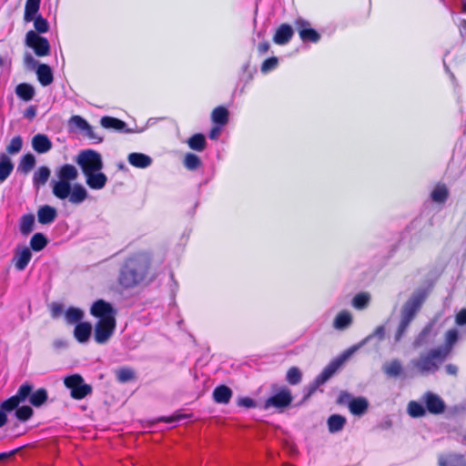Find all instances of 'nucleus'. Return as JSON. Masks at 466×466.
I'll return each mask as SVG.
<instances>
[{
	"label": "nucleus",
	"mask_w": 466,
	"mask_h": 466,
	"mask_svg": "<svg viewBox=\"0 0 466 466\" xmlns=\"http://www.w3.org/2000/svg\"><path fill=\"white\" fill-rule=\"evenodd\" d=\"M439 466H466V460L459 453L441 454L438 457Z\"/></svg>",
	"instance_id": "obj_18"
},
{
	"label": "nucleus",
	"mask_w": 466,
	"mask_h": 466,
	"mask_svg": "<svg viewBox=\"0 0 466 466\" xmlns=\"http://www.w3.org/2000/svg\"><path fill=\"white\" fill-rule=\"evenodd\" d=\"M35 165V158L32 154L25 155L19 164L18 169L23 173H28Z\"/></svg>",
	"instance_id": "obj_44"
},
{
	"label": "nucleus",
	"mask_w": 466,
	"mask_h": 466,
	"mask_svg": "<svg viewBox=\"0 0 466 466\" xmlns=\"http://www.w3.org/2000/svg\"><path fill=\"white\" fill-rule=\"evenodd\" d=\"M370 297L368 293H359L352 299V306L357 309H363L370 302Z\"/></svg>",
	"instance_id": "obj_45"
},
{
	"label": "nucleus",
	"mask_w": 466,
	"mask_h": 466,
	"mask_svg": "<svg viewBox=\"0 0 466 466\" xmlns=\"http://www.w3.org/2000/svg\"><path fill=\"white\" fill-rule=\"evenodd\" d=\"M327 424L330 433H337L343 430L346 424V418L342 415L333 414L329 417Z\"/></svg>",
	"instance_id": "obj_32"
},
{
	"label": "nucleus",
	"mask_w": 466,
	"mask_h": 466,
	"mask_svg": "<svg viewBox=\"0 0 466 466\" xmlns=\"http://www.w3.org/2000/svg\"><path fill=\"white\" fill-rule=\"evenodd\" d=\"M32 147L39 154H45L52 148V142L47 136L37 134L32 138Z\"/></svg>",
	"instance_id": "obj_19"
},
{
	"label": "nucleus",
	"mask_w": 466,
	"mask_h": 466,
	"mask_svg": "<svg viewBox=\"0 0 466 466\" xmlns=\"http://www.w3.org/2000/svg\"><path fill=\"white\" fill-rule=\"evenodd\" d=\"M52 345L55 350H64L67 348L68 343L65 339H57L53 341Z\"/></svg>",
	"instance_id": "obj_60"
},
{
	"label": "nucleus",
	"mask_w": 466,
	"mask_h": 466,
	"mask_svg": "<svg viewBox=\"0 0 466 466\" xmlns=\"http://www.w3.org/2000/svg\"><path fill=\"white\" fill-rule=\"evenodd\" d=\"M31 390H33V386L25 382L19 387L15 395L0 403V427L7 422L6 412L13 411L20 403L25 402Z\"/></svg>",
	"instance_id": "obj_6"
},
{
	"label": "nucleus",
	"mask_w": 466,
	"mask_h": 466,
	"mask_svg": "<svg viewBox=\"0 0 466 466\" xmlns=\"http://www.w3.org/2000/svg\"><path fill=\"white\" fill-rule=\"evenodd\" d=\"M40 2L41 0H26L24 15L25 21L31 22L35 16H37L36 15L39 11Z\"/></svg>",
	"instance_id": "obj_34"
},
{
	"label": "nucleus",
	"mask_w": 466,
	"mask_h": 466,
	"mask_svg": "<svg viewBox=\"0 0 466 466\" xmlns=\"http://www.w3.org/2000/svg\"><path fill=\"white\" fill-rule=\"evenodd\" d=\"M63 312V305L53 303L51 306V316L56 319L58 318Z\"/></svg>",
	"instance_id": "obj_58"
},
{
	"label": "nucleus",
	"mask_w": 466,
	"mask_h": 466,
	"mask_svg": "<svg viewBox=\"0 0 466 466\" xmlns=\"http://www.w3.org/2000/svg\"><path fill=\"white\" fill-rule=\"evenodd\" d=\"M188 147L196 151H202L206 147V138L202 134H195L187 141Z\"/></svg>",
	"instance_id": "obj_42"
},
{
	"label": "nucleus",
	"mask_w": 466,
	"mask_h": 466,
	"mask_svg": "<svg viewBox=\"0 0 466 466\" xmlns=\"http://www.w3.org/2000/svg\"><path fill=\"white\" fill-rule=\"evenodd\" d=\"M116 377L120 382H127L135 377V373L129 368H122L117 371Z\"/></svg>",
	"instance_id": "obj_53"
},
{
	"label": "nucleus",
	"mask_w": 466,
	"mask_h": 466,
	"mask_svg": "<svg viewBox=\"0 0 466 466\" xmlns=\"http://www.w3.org/2000/svg\"><path fill=\"white\" fill-rule=\"evenodd\" d=\"M65 386L70 390V395L75 400H82L92 393V387L85 383L79 374H73L64 379Z\"/></svg>",
	"instance_id": "obj_8"
},
{
	"label": "nucleus",
	"mask_w": 466,
	"mask_h": 466,
	"mask_svg": "<svg viewBox=\"0 0 466 466\" xmlns=\"http://www.w3.org/2000/svg\"><path fill=\"white\" fill-rule=\"evenodd\" d=\"M382 370L390 378H398L403 372V366L400 360L393 359L382 365Z\"/></svg>",
	"instance_id": "obj_21"
},
{
	"label": "nucleus",
	"mask_w": 466,
	"mask_h": 466,
	"mask_svg": "<svg viewBox=\"0 0 466 466\" xmlns=\"http://www.w3.org/2000/svg\"><path fill=\"white\" fill-rule=\"evenodd\" d=\"M56 209L48 205L40 207L37 210L38 222L43 225L52 223L56 219Z\"/></svg>",
	"instance_id": "obj_22"
},
{
	"label": "nucleus",
	"mask_w": 466,
	"mask_h": 466,
	"mask_svg": "<svg viewBox=\"0 0 466 466\" xmlns=\"http://www.w3.org/2000/svg\"><path fill=\"white\" fill-rule=\"evenodd\" d=\"M90 311L93 316L99 318V319H116L113 307L102 299L96 301Z\"/></svg>",
	"instance_id": "obj_15"
},
{
	"label": "nucleus",
	"mask_w": 466,
	"mask_h": 466,
	"mask_svg": "<svg viewBox=\"0 0 466 466\" xmlns=\"http://www.w3.org/2000/svg\"><path fill=\"white\" fill-rule=\"evenodd\" d=\"M449 197V190L443 184H438L431 191V198L433 202L443 204Z\"/></svg>",
	"instance_id": "obj_36"
},
{
	"label": "nucleus",
	"mask_w": 466,
	"mask_h": 466,
	"mask_svg": "<svg viewBox=\"0 0 466 466\" xmlns=\"http://www.w3.org/2000/svg\"><path fill=\"white\" fill-rule=\"evenodd\" d=\"M34 27L35 29V32L37 34L46 33L49 29V25L46 19H45L42 15H37L34 19Z\"/></svg>",
	"instance_id": "obj_50"
},
{
	"label": "nucleus",
	"mask_w": 466,
	"mask_h": 466,
	"mask_svg": "<svg viewBox=\"0 0 466 466\" xmlns=\"http://www.w3.org/2000/svg\"><path fill=\"white\" fill-rule=\"evenodd\" d=\"M37 79L44 86H49L53 82V73L51 67L46 64H40L36 69Z\"/></svg>",
	"instance_id": "obj_28"
},
{
	"label": "nucleus",
	"mask_w": 466,
	"mask_h": 466,
	"mask_svg": "<svg viewBox=\"0 0 466 466\" xmlns=\"http://www.w3.org/2000/svg\"><path fill=\"white\" fill-rule=\"evenodd\" d=\"M211 119L219 127L225 126L228 121V111L224 106H218L212 111Z\"/></svg>",
	"instance_id": "obj_37"
},
{
	"label": "nucleus",
	"mask_w": 466,
	"mask_h": 466,
	"mask_svg": "<svg viewBox=\"0 0 466 466\" xmlns=\"http://www.w3.org/2000/svg\"><path fill=\"white\" fill-rule=\"evenodd\" d=\"M238 405L247 409H252L256 407V401L249 397H241L238 400Z\"/></svg>",
	"instance_id": "obj_56"
},
{
	"label": "nucleus",
	"mask_w": 466,
	"mask_h": 466,
	"mask_svg": "<svg viewBox=\"0 0 466 466\" xmlns=\"http://www.w3.org/2000/svg\"><path fill=\"white\" fill-rule=\"evenodd\" d=\"M36 115V108L34 106H30L24 112V116L28 119H33Z\"/></svg>",
	"instance_id": "obj_61"
},
{
	"label": "nucleus",
	"mask_w": 466,
	"mask_h": 466,
	"mask_svg": "<svg viewBox=\"0 0 466 466\" xmlns=\"http://www.w3.org/2000/svg\"><path fill=\"white\" fill-rule=\"evenodd\" d=\"M455 322L459 326L466 324V309H463L457 313Z\"/></svg>",
	"instance_id": "obj_59"
},
{
	"label": "nucleus",
	"mask_w": 466,
	"mask_h": 466,
	"mask_svg": "<svg viewBox=\"0 0 466 466\" xmlns=\"http://www.w3.org/2000/svg\"><path fill=\"white\" fill-rule=\"evenodd\" d=\"M445 370L450 375H456L458 372V367L454 364H447L445 366Z\"/></svg>",
	"instance_id": "obj_63"
},
{
	"label": "nucleus",
	"mask_w": 466,
	"mask_h": 466,
	"mask_svg": "<svg viewBox=\"0 0 466 466\" xmlns=\"http://www.w3.org/2000/svg\"><path fill=\"white\" fill-rule=\"evenodd\" d=\"M84 176L86 177V185L91 189H102L107 182V177L101 171H93Z\"/></svg>",
	"instance_id": "obj_16"
},
{
	"label": "nucleus",
	"mask_w": 466,
	"mask_h": 466,
	"mask_svg": "<svg viewBox=\"0 0 466 466\" xmlns=\"http://www.w3.org/2000/svg\"><path fill=\"white\" fill-rule=\"evenodd\" d=\"M57 180L52 181V192L60 199L68 201L73 205L82 204L88 197L85 187L79 183L71 184L78 177V170L71 164H65L56 170Z\"/></svg>",
	"instance_id": "obj_1"
},
{
	"label": "nucleus",
	"mask_w": 466,
	"mask_h": 466,
	"mask_svg": "<svg viewBox=\"0 0 466 466\" xmlns=\"http://www.w3.org/2000/svg\"><path fill=\"white\" fill-rule=\"evenodd\" d=\"M278 66V58L273 56V57H270V58H268L266 59L262 66H261V72L263 73H268L271 70H273L274 68H276Z\"/></svg>",
	"instance_id": "obj_54"
},
{
	"label": "nucleus",
	"mask_w": 466,
	"mask_h": 466,
	"mask_svg": "<svg viewBox=\"0 0 466 466\" xmlns=\"http://www.w3.org/2000/svg\"><path fill=\"white\" fill-rule=\"evenodd\" d=\"M408 412L413 418H419L425 414V408L417 401H410L408 405Z\"/></svg>",
	"instance_id": "obj_48"
},
{
	"label": "nucleus",
	"mask_w": 466,
	"mask_h": 466,
	"mask_svg": "<svg viewBox=\"0 0 466 466\" xmlns=\"http://www.w3.org/2000/svg\"><path fill=\"white\" fill-rule=\"evenodd\" d=\"M458 339L459 330L457 329H451L445 333L444 344L437 348L448 358Z\"/></svg>",
	"instance_id": "obj_17"
},
{
	"label": "nucleus",
	"mask_w": 466,
	"mask_h": 466,
	"mask_svg": "<svg viewBox=\"0 0 466 466\" xmlns=\"http://www.w3.org/2000/svg\"><path fill=\"white\" fill-rule=\"evenodd\" d=\"M84 175L93 171H101L103 168L102 156L94 149H85L79 152L76 158Z\"/></svg>",
	"instance_id": "obj_7"
},
{
	"label": "nucleus",
	"mask_w": 466,
	"mask_h": 466,
	"mask_svg": "<svg viewBox=\"0 0 466 466\" xmlns=\"http://www.w3.org/2000/svg\"><path fill=\"white\" fill-rule=\"evenodd\" d=\"M302 374L299 368L291 367L286 376L287 381L291 385H297L301 381Z\"/></svg>",
	"instance_id": "obj_47"
},
{
	"label": "nucleus",
	"mask_w": 466,
	"mask_h": 466,
	"mask_svg": "<svg viewBox=\"0 0 466 466\" xmlns=\"http://www.w3.org/2000/svg\"><path fill=\"white\" fill-rule=\"evenodd\" d=\"M116 329V319H99L95 326V340L99 344L106 343Z\"/></svg>",
	"instance_id": "obj_11"
},
{
	"label": "nucleus",
	"mask_w": 466,
	"mask_h": 466,
	"mask_svg": "<svg viewBox=\"0 0 466 466\" xmlns=\"http://www.w3.org/2000/svg\"><path fill=\"white\" fill-rule=\"evenodd\" d=\"M127 160L130 165L138 168H146L152 164V158L143 153H130Z\"/></svg>",
	"instance_id": "obj_24"
},
{
	"label": "nucleus",
	"mask_w": 466,
	"mask_h": 466,
	"mask_svg": "<svg viewBox=\"0 0 466 466\" xmlns=\"http://www.w3.org/2000/svg\"><path fill=\"white\" fill-rule=\"evenodd\" d=\"M292 400L293 397L290 390L286 387H282L265 400L263 408L265 410H268L270 408L283 410L289 407Z\"/></svg>",
	"instance_id": "obj_9"
},
{
	"label": "nucleus",
	"mask_w": 466,
	"mask_h": 466,
	"mask_svg": "<svg viewBox=\"0 0 466 466\" xmlns=\"http://www.w3.org/2000/svg\"><path fill=\"white\" fill-rule=\"evenodd\" d=\"M35 224V216L33 214L23 215L20 218L19 229L23 235H28L32 232Z\"/></svg>",
	"instance_id": "obj_41"
},
{
	"label": "nucleus",
	"mask_w": 466,
	"mask_h": 466,
	"mask_svg": "<svg viewBox=\"0 0 466 466\" xmlns=\"http://www.w3.org/2000/svg\"><path fill=\"white\" fill-rule=\"evenodd\" d=\"M295 27L300 39L304 43H318L319 41L320 35L315 29L310 27V24L308 21L302 18H298L295 21Z\"/></svg>",
	"instance_id": "obj_12"
},
{
	"label": "nucleus",
	"mask_w": 466,
	"mask_h": 466,
	"mask_svg": "<svg viewBox=\"0 0 466 466\" xmlns=\"http://www.w3.org/2000/svg\"><path fill=\"white\" fill-rule=\"evenodd\" d=\"M352 323V315L348 310L340 311L334 319L333 328L337 330H344Z\"/></svg>",
	"instance_id": "obj_25"
},
{
	"label": "nucleus",
	"mask_w": 466,
	"mask_h": 466,
	"mask_svg": "<svg viewBox=\"0 0 466 466\" xmlns=\"http://www.w3.org/2000/svg\"><path fill=\"white\" fill-rule=\"evenodd\" d=\"M232 397V390L225 385H220L213 390V399L217 403L228 404Z\"/></svg>",
	"instance_id": "obj_27"
},
{
	"label": "nucleus",
	"mask_w": 466,
	"mask_h": 466,
	"mask_svg": "<svg viewBox=\"0 0 466 466\" xmlns=\"http://www.w3.org/2000/svg\"><path fill=\"white\" fill-rule=\"evenodd\" d=\"M422 399L425 403L426 409L430 413L441 414L445 410V402L437 394L429 391L423 395Z\"/></svg>",
	"instance_id": "obj_14"
},
{
	"label": "nucleus",
	"mask_w": 466,
	"mask_h": 466,
	"mask_svg": "<svg viewBox=\"0 0 466 466\" xmlns=\"http://www.w3.org/2000/svg\"><path fill=\"white\" fill-rule=\"evenodd\" d=\"M100 124L104 128L117 131H124L127 126L124 121L112 116H103L100 120Z\"/></svg>",
	"instance_id": "obj_35"
},
{
	"label": "nucleus",
	"mask_w": 466,
	"mask_h": 466,
	"mask_svg": "<svg viewBox=\"0 0 466 466\" xmlns=\"http://www.w3.org/2000/svg\"><path fill=\"white\" fill-rule=\"evenodd\" d=\"M32 258V253L28 248H24L21 251L17 252L15 257V267L17 270H24Z\"/></svg>",
	"instance_id": "obj_29"
},
{
	"label": "nucleus",
	"mask_w": 466,
	"mask_h": 466,
	"mask_svg": "<svg viewBox=\"0 0 466 466\" xmlns=\"http://www.w3.org/2000/svg\"><path fill=\"white\" fill-rule=\"evenodd\" d=\"M369 407L368 400L363 397H358L355 399H352L349 402V409L350 411L356 416H361L363 415Z\"/></svg>",
	"instance_id": "obj_26"
},
{
	"label": "nucleus",
	"mask_w": 466,
	"mask_h": 466,
	"mask_svg": "<svg viewBox=\"0 0 466 466\" xmlns=\"http://www.w3.org/2000/svg\"><path fill=\"white\" fill-rule=\"evenodd\" d=\"M427 297V293L423 289L415 291L410 299L404 303L400 309V319L394 334L395 342H399L404 337L407 329L420 311L422 304Z\"/></svg>",
	"instance_id": "obj_3"
},
{
	"label": "nucleus",
	"mask_w": 466,
	"mask_h": 466,
	"mask_svg": "<svg viewBox=\"0 0 466 466\" xmlns=\"http://www.w3.org/2000/svg\"><path fill=\"white\" fill-rule=\"evenodd\" d=\"M373 338L378 339L379 340H383L385 338V327L383 325L378 326L375 330L367 336L365 339H363L360 343L352 346L351 348H356V351L367 344L370 340H371Z\"/></svg>",
	"instance_id": "obj_40"
},
{
	"label": "nucleus",
	"mask_w": 466,
	"mask_h": 466,
	"mask_svg": "<svg viewBox=\"0 0 466 466\" xmlns=\"http://www.w3.org/2000/svg\"><path fill=\"white\" fill-rule=\"evenodd\" d=\"M22 146L23 140L21 137L16 136L11 139L10 143L6 147V151L11 155L17 154L22 149Z\"/></svg>",
	"instance_id": "obj_51"
},
{
	"label": "nucleus",
	"mask_w": 466,
	"mask_h": 466,
	"mask_svg": "<svg viewBox=\"0 0 466 466\" xmlns=\"http://www.w3.org/2000/svg\"><path fill=\"white\" fill-rule=\"evenodd\" d=\"M200 158L192 153H187L184 159V165L188 170H196L200 166Z\"/></svg>",
	"instance_id": "obj_49"
},
{
	"label": "nucleus",
	"mask_w": 466,
	"mask_h": 466,
	"mask_svg": "<svg viewBox=\"0 0 466 466\" xmlns=\"http://www.w3.org/2000/svg\"><path fill=\"white\" fill-rule=\"evenodd\" d=\"M16 96L24 101H30L35 96V91L32 85L21 83L15 87Z\"/></svg>",
	"instance_id": "obj_33"
},
{
	"label": "nucleus",
	"mask_w": 466,
	"mask_h": 466,
	"mask_svg": "<svg viewBox=\"0 0 466 466\" xmlns=\"http://www.w3.org/2000/svg\"><path fill=\"white\" fill-rule=\"evenodd\" d=\"M220 128L221 127H213L209 133V138L210 139H217L220 134Z\"/></svg>",
	"instance_id": "obj_64"
},
{
	"label": "nucleus",
	"mask_w": 466,
	"mask_h": 466,
	"mask_svg": "<svg viewBox=\"0 0 466 466\" xmlns=\"http://www.w3.org/2000/svg\"><path fill=\"white\" fill-rule=\"evenodd\" d=\"M459 31L461 36L464 39L466 38V19H461L458 24Z\"/></svg>",
	"instance_id": "obj_62"
},
{
	"label": "nucleus",
	"mask_w": 466,
	"mask_h": 466,
	"mask_svg": "<svg viewBox=\"0 0 466 466\" xmlns=\"http://www.w3.org/2000/svg\"><path fill=\"white\" fill-rule=\"evenodd\" d=\"M447 357L438 348H432L420 353L417 358L410 360V368L421 376L436 373Z\"/></svg>",
	"instance_id": "obj_4"
},
{
	"label": "nucleus",
	"mask_w": 466,
	"mask_h": 466,
	"mask_svg": "<svg viewBox=\"0 0 466 466\" xmlns=\"http://www.w3.org/2000/svg\"><path fill=\"white\" fill-rule=\"evenodd\" d=\"M14 410H15V417L20 421L28 420L34 413L33 409L29 406L19 407L18 405Z\"/></svg>",
	"instance_id": "obj_46"
},
{
	"label": "nucleus",
	"mask_w": 466,
	"mask_h": 466,
	"mask_svg": "<svg viewBox=\"0 0 466 466\" xmlns=\"http://www.w3.org/2000/svg\"><path fill=\"white\" fill-rule=\"evenodd\" d=\"M293 36V29L288 24H282L276 31L273 40L277 45L288 44Z\"/></svg>",
	"instance_id": "obj_20"
},
{
	"label": "nucleus",
	"mask_w": 466,
	"mask_h": 466,
	"mask_svg": "<svg viewBox=\"0 0 466 466\" xmlns=\"http://www.w3.org/2000/svg\"><path fill=\"white\" fill-rule=\"evenodd\" d=\"M27 399L33 406L40 407L47 400V391L45 389H38L34 392L31 390Z\"/></svg>",
	"instance_id": "obj_38"
},
{
	"label": "nucleus",
	"mask_w": 466,
	"mask_h": 466,
	"mask_svg": "<svg viewBox=\"0 0 466 466\" xmlns=\"http://www.w3.org/2000/svg\"><path fill=\"white\" fill-rule=\"evenodd\" d=\"M150 266V257L146 253L129 257L120 268L118 284L127 289L145 283L149 276Z\"/></svg>",
	"instance_id": "obj_2"
},
{
	"label": "nucleus",
	"mask_w": 466,
	"mask_h": 466,
	"mask_svg": "<svg viewBox=\"0 0 466 466\" xmlns=\"http://www.w3.org/2000/svg\"><path fill=\"white\" fill-rule=\"evenodd\" d=\"M85 135L95 143H101L103 141V137L96 132L90 125L89 128L85 130Z\"/></svg>",
	"instance_id": "obj_55"
},
{
	"label": "nucleus",
	"mask_w": 466,
	"mask_h": 466,
	"mask_svg": "<svg viewBox=\"0 0 466 466\" xmlns=\"http://www.w3.org/2000/svg\"><path fill=\"white\" fill-rule=\"evenodd\" d=\"M14 169V164L10 157L5 154H0V182H4L12 173Z\"/></svg>",
	"instance_id": "obj_30"
},
{
	"label": "nucleus",
	"mask_w": 466,
	"mask_h": 466,
	"mask_svg": "<svg viewBox=\"0 0 466 466\" xmlns=\"http://www.w3.org/2000/svg\"><path fill=\"white\" fill-rule=\"evenodd\" d=\"M434 322L428 323L423 329L419 333L413 341L414 348H420L432 344L437 336V331L434 329Z\"/></svg>",
	"instance_id": "obj_13"
},
{
	"label": "nucleus",
	"mask_w": 466,
	"mask_h": 466,
	"mask_svg": "<svg viewBox=\"0 0 466 466\" xmlns=\"http://www.w3.org/2000/svg\"><path fill=\"white\" fill-rule=\"evenodd\" d=\"M84 317L82 309L75 307H70L65 312V319L67 324H78Z\"/></svg>",
	"instance_id": "obj_39"
},
{
	"label": "nucleus",
	"mask_w": 466,
	"mask_h": 466,
	"mask_svg": "<svg viewBox=\"0 0 466 466\" xmlns=\"http://www.w3.org/2000/svg\"><path fill=\"white\" fill-rule=\"evenodd\" d=\"M25 45L32 48L35 54L38 56H45L50 53V45L48 40L33 30L26 33Z\"/></svg>",
	"instance_id": "obj_10"
},
{
	"label": "nucleus",
	"mask_w": 466,
	"mask_h": 466,
	"mask_svg": "<svg viewBox=\"0 0 466 466\" xmlns=\"http://www.w3.org/2000/svg\"><path fill=\"white\" fill-rule=\"evenodd\" d=\"M356 352V348H349L340 356L333 360L317 376L313 384L310 386L308 396L312 394L320 385L329 380L333 374Z\"/></svg>",
	"instance_id": "obj_5"
},
{
	"label": "nucleus",
	"mask_w": 466,
	"mask_h": 466,
	"mask_svg": "<svg viewBox=\"0 0 466 466\" xmlns=\"http://www.w3.org/2000/svg\"><path fill=\"white\" fill-rule=\"evenodd\" d=\"M47 245V239L42 233H35L30 240V247L34 251H41Z\"/></svg>",
	"instance_id": "obj_43"
},
{
	"label": "nucleus",
	"mask_w": 466,
	"mask_h": 466,
	"mask_svg": "<svg viewBox=\"0 0 466 466\" xmlns=\"http://www.w3.org/2000/svg\"><path fill=\"white\" fill-rule=\"evenodd\" d=\"M24 62L26 67L34 69L36 66L37 61L30 53H26L24 57Z\"/></svg>",
	"instance_id": "obj_57"
},
{
	"label": "nucleus",
	"mask_w": 466,
	"mask_h": 466,
	"mask_svg": "<svg viewBox=\"0 0 466 466\" xmlns=\"http://www.w3.org/2000/svg\"><path fill=\"white\" fill-rule=\"evenodd\" d=\"M92 331V326L89 322H80L76 325L74 329V337L80 343L88 341Z\"/></svg>",
	"instance_id": "obj_23"
},
{
	"label": "nucleus",
	"mask_w": 466,
	"mask_h": 466,
	"mask_svg": "<svg viewBox=\"0 0 466 466\" xmlns=\"http://www.w3.org/2000/svg\"><path fill=\"white\" fill-rule=\"evenodd\" d=\"M51 171L47 167H40L35 171L33 176V184L35 188H39L44 186L50 177Z\"/></svg>",
	"instance_id": "obj_31"
},
{
	"label": "nucleus",
	"mask_w": 466,
	"mask_h": 466,
	"mask_svg": "<svg viewBox=\"0 0 466 466\" xmlns=\"http://www.w3.org/2000/svg\"><path fill=\"white\" fill-rule=\"evenodd\" d=\"M69 123L83 132L89 128V123L80 116H73L70 118Z\"/></svg>",
	"instance_id": "obj_52"
}]
</instances>
